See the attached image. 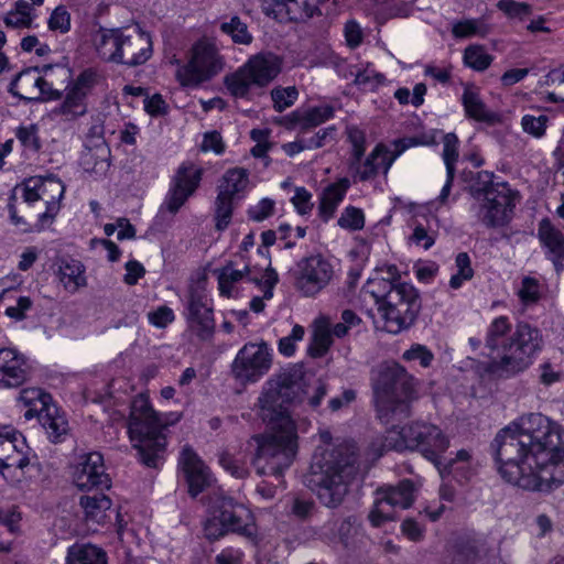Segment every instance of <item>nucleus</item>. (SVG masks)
Returning a JSON list of instances; mask_svg holds the SVG:
<instances>
[{"label":"nucleus","instance_id":"6","mask_svg":"<svg viewBox=\"0 0 564 564\" xmlns=\"http://www.w3.org/2000/svg\"><path fill=\"white\" fill-rule=\"evenodd\" d=\"M162 422L151 408L147 397H135L130 406L128 433L133 448L137 449L140 462L152 468H158L166 448V438Z\"/></svg>","mask_w":564,"mask_h":564},{"label":"nucleus","instance_id":"38","mask_svg":"<svg viewBox=\"0 0 564 564\" xmlns=\"http://www.w3.org/2000/svg\"><path fill=\"white\" fill-rule=\"evenodd\" d=\"M247 181L248 178L245 170H229L226 172L218 186V195L235 199V197L246 187Z\"/></svg>","mask_w":564,"mask_h":564},{"label":"nucleus","instance_id":"16","mask_svg":"<svg viewBox=\"0 0 564 564\" xmlns=\"http://www.w3.org/2000/svg\"><path fill=\"white\" fill-rule=\"evenodd\" d=\"M217 519L230 532L253 540L257 534L254 518L249 508L231 497H220L215 503Z\"/></svg>","mask_w":564,"mask_h":564},{"label":"nucleus","instance_id":"56","mask_svg":"<svg viewBox=\"0 0 564 564\" xmlns=\"http://www.w3.org/2000/svg\"><path fill=\"white\" fill-rule=\"evenodd\" d=\"M15 135L25 149L34 152L40 150L41 143L37 137V129L34 124L20 127Z\"/></svg>","mask_w":564,"mask_h":564},{"label":"nucleus","instance_id":"41","mask_svg":"<svg viewBox=\"0 0 564 564\" xmlns=\"http://www.w3.org/2000/svg\"><path fill=\"white\" fill-rule=\"evenodd\" d=\"M333 343L332 326L325 318L317 322L313 334V346L311 354L314 357H319L326 352Z\"/></svg>","mask_w":564,"mask_h":564},{"label":"nucleus","instance_id":"15","mask_svg":"<svg viewBox=\"0 0 564 564\" xmlns=\"http://www.w3.org/2000/svg\"><path fill=\"white\" fill-rule=\"evenodd\" d=\"M333 275L332 263L322 254H312L299 261L295 288L304 296H314L328 285Z\"/></svg>","mask_w":564,"mask_h":564},{"label":"nucleus","instance_id":"24","mask_svg":"<svg viewBox=\"0 0 564 564\" xmlns=\"http://www.w3.org/2000/svg\"><path fill=\"white\" fill-rule=\"evenodd\" d=\"M94 75L88 72L82 73L74 85L67 91L66 98L62 105V112L66 116L77 117L86 112L84 105L85 97L90 89Z\"/></svg>","mask_w":564,"mask_h":564},{"label":"nucleus","instance_id":"59","mask_svg":"<svg viewBox=\"0 0 564 564\" xmlns=\"http://www.w3.org/2000/svg\"><path fill=\"white\" fill-rule=\"evenodd\" d=\"M524 303H533L540 299V283L536 279L525 276L522 280L521 289L518 292Z\"/></svg>","mask_w":564,"mask_h":564},{"label":"nucleus","instance_id":"52","mask_svg":"<svg viewBox=\"0 0 564 564\" xmlns=\"http://www.w3.org/2000/svg\"><path fill=\"white\" fill-rule=\"evenodd\" d=\"M341 228L358 230L365 225V217L361 209L356 207H347L338 219Z\"/></svg>","mask_w":564,"mask_h":564},{"label":"nucleus","instance_id":"28","mask_svg":"<svg viewBox=\"0 0 564 564\" xmlns=\"http://www.w3.org/2000/svg\"><path fill=\"white\" fill-rule=\"evenodd\" d=\"M350 187V182L348 178H340L338 182L328 185L321 195L319 202V215L324 218V220H328L333 217L337 206L344 199L348 188Z\"/></svg>","mask_w":564,"mask_h":564},{"label":"nucleus","instance_id":"30","mask_svg":"<svg viewBox=\"0 0 564 564\" xmlns=\"http://www.w3.org/2000/svg\"><path fill=\"white\" fill-rule=\"evenodd\" d=\"M243 278H247L250 282L256 284L262 283L261 278L251 274V269L249 265H245L241 270H239L234 268L232 262L227 263L225 267L218 270V284L220 293L226 296H231L234 285L241 281Z\"/></svg>","mask_w":564,"mask_h":564},{"label":"nucleus","instance_id":"26","mask_svg":"<svg viewBox=\"0 0 564 564\" xmlns=\"http://www.w3.org/2000/svg\"><path fill=\"white\" fill-rule=\"evenodd\" d=\"M28 452L29 446L25 443V438L13 429V435H9L3 441L0 456L9 463V466L23 469L30 464Z\"/></svg>","mask_w":564,"mask_h":564},{"label":"nucleus","instance_id":"61","mask_svg":"<svg viewBox=\"0 0 564 564\" xmlns=\"http://www.w3.org/2000/svg\"><path fill=\"white\" fill-rule=\"evenodd\" d=\"M274 202L269 198L261 199L248 210L249 217L254 221H262L273 214Z\"/></svg>","mask_w":564,"mask_h":564},{"label":"nucleus","instance_id":"34","mask_svg":"<svg viewBox=\"0 0 564 564\" xmlns=\"http://www.w3.org/2000/svg\"><path fill=\"white\" fill-rule=\"evenodd\" d=\"M276 9L289 15L292 21H305L321 14L319 8L312 0H272Z\"/></svg>","mask_w":564,"mask_h":564},{"label":"nucleus","instance_id":"39","mask_svg":"<svg viewBox=\"0 0 564 564\" xmlns=\"http://www.w3.org/2000/svg\"><path fill=\"white\" fill-rule=\"evenodd\" d=\"M109 155L110 150L105 143L97 145L95 151L89 150L83 159L85 170L96 175H105L110 166Z\"/></svg>","mask_w":564,"mask_h":564},{"label":"nucleus","instance_id":"5","mask_svg":"<svg viewBox=\"0 0 564 564\" xmlns=\"http://www.w3.org/2000/svg\"><path fill=\"white\" fill-rule=\"evenodd\" d=\"M398 270L391 265L388 278L368 281L365 289L376 304L386 323L389 333L398 334L410 327L421 308V301L416 289L397 278Z\"/></svg>","mask_w":564,"mask_h":564},{"label":"nucleus","instance_id":"22","mask_svg":"<svg viewBox=\"0 0 564 564\" xmlns=\"http://www.w3.org/2000/svg\"><path fill=\"white\" fill-rule=\"evenodd\" d=\"M180 465L188 484V492L192 497L205 490L212 482L208 467L191 447H184L180 457Z\"/></svg>","mask_w":564,"mask_h":564},{"label":"nucleus","instance_id":"21","mask_svg":"<svg viewBox=\"0 0 564 564\" xmlns=\"http://www.w3.org/2000/svg\"><path fill=\"white\" fill-rule=\"evenodd\" d=\"M361 159L350 158L348 165L350 174L361 182L375 177L380 169L386 174L394 161V156H390L388 148L382 143L377 144L364 162Z\"/></svg>","mask_w":564,"mask_h":564},{"label":"nucleus","instance_id":"44","mask_svg":"<svg viewBox=\"0 0 564 564\" xmlns=\"http://www.w3.org/2000/svg\"><path fill=\"white\" fill-rule=\"evenodd\" d=\"M262 283L259 284L263 288V296L259 297L256 296L250 302V308L256 312L260 313L264 308V302L263 300H270L273 296V288L278 283V273L272 268H268L263 274Z\"/></svg>","mask_w":564,"mask_h":564},{"label":"nucleus","instance_id":"35","mask_svg":"<svg viewBox=\"0 0 564 564\" xmlns=\"http://www.w3.org/2000/svg\"><path fill=\"white\" fill-rule=\"evenodd\" d=\"M188 325L200 340L209 339L215 329L210 306L188 311Z\"/></svg>","mask_w":564,"mask_h":564},{"label":"nucleus","instance_id":"36","mask_svg":"<svg viewBox=\"0 0 564 564\" xmlns=\"http://www.w3.org/2000/svg\"><path fill=\"white\" fill-rule=\"evenodd\" d=\"M18 400L29 409L24 413L26 420H31L43 412L48 404H52V397L37 388L23 389Z\"/></svg>","mask_w":564,"mask_h":564},{"label":"nucleus","instance_id":"2","mask_svg":"<svg viewBox=\"0 0 564 564\" xmlns=\"http://www.w3.org/2000/svg\"><path fill=\"white\" fill-rule=\"evenodd\" d=\"M302 382L294 375L282 373L268 380L258 398V413L268 425L263 434L253 435L251 464L259 476H281L297 452V432L289 406L300 399Z\"/></svg>","mask_w":564,"mask_h":564},{"label":"nucleus","instance_id":"43","mask_svg":"<svg viewBox=\"0 0 564 564\" xmlns=\"http://www.w3.org/2000/svg\"><path fill=\"white\" fill-rule=\"evenodd\" d=\"M220 30L237 44L248 45L252 42V35L249 33L247 24L237 15L231 17L229 21L221 22Z\"/></svg>","mask_w":564,"mask_h":564},{"label":"nucleus","instance_id":"50","mask_svg":"<svg viewBox=\"0 0 564 564\" xmlns=\"http://www.w3.org/2000/svg\"><path fill=\"white\" fill-rule=\"evenodd\" d=\"M383 80L384 76L370 67L358 69L354 79L355 84L364 90H373L381 85Z\"/></svg>","mask_w":564,"mask_h":564},{"label":"nucleus","instance_id":"45","mask_svg":"<svg viewBox=\"0 0 564 564\" xmlns=\"http://www.w3.org/2000/svg\"><path fill=\"white\" fill-rule=\"evenodd\" d=\"M443 160L446 166V174L455 177V164L458 160V138L454 133H447L443 139Z\"/></svg>","mask_w":564,"mask_h":564},{"label":"nucleus","instance_id":"63","mask_svg":"<svg viewBox=\"0 0 564 564\" xmlns=\"http://www.w3.org/2000/svg\"><path fill=\"white\" fill-rule=\"evenodd\" d=\"M336 129L335 127H328L319 130L311 138H304L308 150L318 149L324 147L327 142L334 140Z\"/></svg>","mask_w":564,"mask_h":564},{"label":"nucleus","instance_id":"64","mask_svg":"<svg viewBox=\"0 0 564 564\" xmlns=\"http://www.w3.org/2000/svg\"><path fill=\"white\" fill-rule=\"evenodd\" d=\"M311 193L304 187H297L295 189L292 203L301 215H305L312 209L313 204L311 203Z\"/></svg>","mask_w":564,"mask_h":564},{"label":"nucleus","instance_id":"11","mask_svg":"<svg viewBox=\"0 0 564 564\" xmlns=\"http://www.w3.org/2000/svg\"><path fill=\"white\" fill-rule=\"evenodd\" d=\"M281 72V61L273 54H258L225 79L227 89L236 98H245L252 86L264 87Z\"/></svg>","mask_w":564,"mask_h":564},{"label":"nucleus","instance_id":"10","mask_svg":"<svg viewBox=\"0 0 564 564\" xmlns=\"http://www.w3.org/2000/svg\"><path fill=\"white\" fill-rule=\"evenodd\" d=\"M448 445V438L437 426L423 422H414L401 430H390L383 443L388 449H416L437 467Z\"/></svg>","mask_w":564,"mask_h":564},{"label":"nucleus","instance_id":"9","mask_svg":"<svg viewBox=\"0 0 564 564\" xmlns=\"http://www.w3.org/2000/svg\"><path fill=\"white\" fill-rule=\"evenodd\" d=\"M95 44L104 59L130 67L144 64L152 55L151 36L140 29L132 33L101 29Z\"/></svg>","mask_w":564,"mask_h":564},{"label":"nucleus","instance_id":"46","mask_svg":"<svg viewBox=\"0 0 564 564\" xmlns=\"http://www.w3.org/2000/svg\"><path fill=\"white\" fill-rule=\"evenodd\" d=\"M234 199L217 195L215 200V221L216 229L219 231L225 230L230 224L232 216Z\"/></svg>","mask_w":564,"mask_h":564},{"label":"nucleus","instance_id":"32","mask_svg":"<svg viewBox=\"0 0 564 564\" xmlns=\"http://www.w3.org/2000/svg\"><path fill=\"white\" fill-rule=\"evenodd\" d=\"M58 278L65 290L76 293L80 288L87 285L84 265L74 259L62 260L58 267Z\"/></svg>","mask_w":564,"mask_h":564},{"label":"nucleus","instance_id":"27","mask_svg":"<svg viewBox=\"0 0 564 564\" xmlns=\"http://www.w3.org/2000/svg\"><path fill=\"white\" fill-rule=\"evenodd\" d=\"M491 552V546L482 536L463 538L456 544V561L464 564H474Z\"/></svg>","mask_w":564,"mask_h":564},{"label":"nucleus","instance_id":"40","mask_svg":"<svg viewBox=\"0 0 564 564\" xmlns=\"http://www.w3.org/2000/svg\"><path fill=\"white\" fill-rule=\"evenodd\" d=\"M221 467L237 479H245L249 476L248 457L243 453L225 452L219 456Z\"/></svg>","mask_w":564,"mask_h":564},{"label":"nucleus","instance_id":"62","mask_svg":"<svg viewBox=\"0 0 564 564\" xmlns=\"http://www.w3.org/2000/svg\"><path fill=\"white\" fill-rule=\"evenodd\" d=\"M204 532L208 540L216 541L230 531L217 519V513L214 512V516L205 522Z\"/></svg>","mask_w":564,"mask_h":564},{"label":"nucleus","instance_id":"53","mask_svg":"<svg viewBox=\"0 0 564 564\" xmlns=\"http://www.w3.org/2000/svg\"><path fill=\"white\" fill-rule=\"evenodd\" d=\"M48 28L61 33H67L70 30V14L64 6L53 10L48 19Z\"/></svg>","mask_w":564,"mask_h":564},{"label":"nucleus","instance_id":"48","mask_svg":"<svg viewBox=\"0 0 564 564\" xmlns=\"http://www.w3.org/2000/svg\"><path fill=\"white\" fill-rule=\"evenodd\" d=\"M297 96L299 91L294 86L274 88L271 91L274 109L279 112H282L286 108L291 107L297 99Z\"/></svg>","mask_w":564,"mask_h":564},{"label":"nucleus","instance_id":"42","mask_svg":"<svg viewBox=\"0 0 564 564\" xmlns=\"http://www.w3.org/2000/svg\"><path fill=\"white\" fill-rule=\"evenodd\" d=\"M334 117V108L328 105L317 106L306 110L300 118L302 131L317 127Z\"/></svg>","mask_w":564,"mask_h":564},{"label":"nucleus","instance_id":"23","mask_svg":"<svg viewBox=\"0 0 564 564\" xmlns=\"http://www.w3.org/2000/svg\"><path fill=\"white\" fill-rule=\"evenodd\" d=\"M42 200L45 202V212L39 215L42 224L52 221L59 210V200L64 196L65 186L55 175L36 176Z\"/></svg>","mask_w":564,"mask_h":564},{"label":"nucleus","instance_id":"1","mask_svg":"<svg viewBox=\"0 0 564 564\" xmlns=\"http://www.w3.org/2000/svg\"><path fill=\"white\" fill-rule=\"evenodd\" d=\"M491 447L508 482L533 491L564 482V427L541 413L523 415L500 430Z\"/></svg>","mask_w":564,"mask_h":564},{"label":"nucleus","instance_id":"25","mask_svg":"<svg viewBox=\"0 0 564 564\" xmlns=\"http://www.w3.org/2000/svg\"><path fill=\"white\" fill-rule=\"evenodd\" d=\"M37 419L53 443L63 442L68 434L69 425L65 414L55 404H48Z\"/></svg>","mask_w":564,"mask_h":564},{"label":"nucleus","instance_id":"29","mask_svg":"<svg viewBox=\"0 0 564 564\" xmlns=\"http://www.w3.org/2000/svg\"><path fill=\"white\" fill-rule=\"evenodd\" d=\"M80 506L83 507L87 521L97 524L106 523L111 512V500L104 494H94L83 496L80 498Z\"/></svg>","mask_w":564,"mask_h":564},{"label":"nucleus","instance_id":"31","mask_svg":"<svg viewBox=\"0 0 564 564\" xmlns=\"http://www.w3.org/2000/svg\"><path fill=\"white\" fill-rule=\"evenodd\" d=\"M539 237L549 249L552 261L557 267L558 262L564 260V235L549 219H543L539 225Z\"/></svg>","mask_w":564,"mask_h":564},{"label":"nucleus","instance_id":"60","mask_svg":"<svg viewBox=\"0 0 564 564\" xmlns=\"http://www.w3.org/2000/svg\"><path fill=\"white\" fill-rule=\"evenodd\" d=\"M175 316L172 308L167 306H160L155 311L148 313L149 322L159 327L164 328L174 321Z\"/></svg>","mask_w":564,"mask_h":564},{"label":"nucleus","instance_id":"7","mask_svg":"<svg viewBox=\"0 0 564 564\" xmlns=\"http://www.w3.org/2000/svg\"><path fill=\"white\" fill-rule=\"evenodd\" d=\"M378 417L386 424L410 415L413 379L398 364L382 367L372 383Z\"/></svg>","mask_w":564,"mask_h":564},{"label":"nucleus","instance_id":"17","mask_svg":"<svg viewBox=\"0 0 564 564\" xmlns=\"http://www.w3.org/2000/svg\"><path fill=\"white\" fill-rule=\"evenodd\" d=\"M73 468V480L79 489L110 488V478L105 473L104 458L100 453L91 452L80 455Z\"/></svg>","mask_w":564,"mask_h":564},{"label":"nucleus","instance_id":"20","mask_svg":"<svg viewBox=\"0 0 564 564\" xmlns=\"http://www.w3.org/2000/svg\"><path fill=\"white\" fill-rule=\"evenodd\" d=\"M30 378V366L25 357L12 348L0 349V388L22 386Z\"/></svg>","mask_w":564,"mask_h":564},{"label":"nucleus","instance_id":"47","mask_svg":"<svg viewBox=\"0 0 564 564\" xmlns=\"http://www.w3.org/2000/svg\"><path fill=\"white\" fill-rule=\"evenodd\" d=\"M491 56L486 53L482 46L470 45L465 50V64L476 70H485L491 64Z\"/></svg>","mask_w":564,"mask_h":564},{"label":"nucleus","instance_id":"14","mask_svg":"<svg viewBox=\"0 0 564 564\" xmlns=\"http://www.w3.org/2000/svg\"><path fill=\"white\" fill-rule=\"evenodd\" d=\"M272 366V350L264 341L247 343L231 364L232 377L242 384L259 381Z\"/></svg>","mask_w":564,"mask_h":564},{"label":"nucleus","instance_id":"37","mask_svg":"<svg viewBox=\"0 0 564 564\" xmlns=\"http://www.w3.org/2000/svg\"><path fill=\"white\" fill-rule=\"evenodd\" d=\"M462 102L467 117L476 121H491L494 119V113L487 109L479 93L474 87H465Z\"/></svg>","mask_w":564,"mask_h":564},{"label":"nucleus","instance_id":"3","mask_svg":"<svg viewBox=\"0 0 564 564\" xmlns=\"http://www.w3.org/2000/svg\"><path fill=\"white\" fill-rule=\"evenodd\" d=\"M541 332L528 323H518L511 332L508 317L495 318L487 328L485 347L489 350L487 370L499 378L525 371L542 349Z\"/></svg>","mask_w":564,"mask_h":564},{"label":"nucleus","instance_id":"55","mask_svg":"<svg viewBox=\"0 0 564 564\" xmlns=\"http://www.w3.org/2000/svg\"><path fill=\"white\" fill-rule=\"evenodd\" d=\"M403 359L408 361L417 360L422 367L427 368L431 366L434 356L425 346L415 344L403 352Z\"/></svg>","mask_w":564,"mask_h":564},{"label":"nucleus","instance_id":"8","mask_svg":"<svg viewBox=\"0 0 564 564\" xmlns=\"http://www.w3.org/2000/svg\"><path fill=\"white\" fill-rule=\"evenodd\" d=\"M475 199L473 210L487 227L503 226L514 207V194L506 183H495L494 174L487 171L477 173L470 186Z\"/></svg>","mask_w":564,"mask_h":564},{"label":"nucleus","instance_id":"13","mask_svg":"<svg viewBox=\"0 0 564 564\" xmlns=\"http://www.w3.org/2000/svg\"><path fill=\"white\" fill-rule=\"evenodd\" d=\"M176 78L182 86H197L212 78L223 68L221 58L216 47L212 44L199 42L194 45L187 64L180 65Z\"/></svg>","mask_w":564,"mask_h":564},{"label":"nucleus","instance_id":"19","mask_svg":"<svg viewBox=\"0 0 564 564\" xmlns=\"http://www.w3.org/2000/svg\"><path fill=\"white\" fill-rule=\"evenodd\" d=\"M203 169L196 166L192 162H184L178 167L174 177V186L170 191L164 205L172 213L175 214L194 194L202 180Z\"/></svg>","mask_w":564,"mask_h":564},{"label":"nucleus","instance_id":"18","mask_svg":"<svg viewBox=\"0 0 564 564\" xmlns=\"http://www.w3.org/2000/svg\"><path fill=\"white\" fill-rule=\"evenodd\" d=\"M9 91L24 100L58 99L61 94L41 76L40 67L20 72L10 83Z\"/></svg>","mask_w":564,"mask_h":564},{"label":"nucleus","instance_id":"57","mask_svg":"<svg viewBox=\"0 0 564 564\" xmlns=\"http://www.w3.org/2000/svg\"><path fill=\"white\" fill-rule=\"evenodd\" d=\"M546 122H547V117L544 115H541L539 117L525 115V116H523V118L521 120V126L527 133H530L533 137L540 138L545 132Z\"/></svg>","mask_w":564,"mask_h":564},{"label":"nucleus","instance_id":"49","mask_svg":"<svg viewBox=\"0 0 564 564\" xmlns=\"http://www.w3.org/2000/svg\"><path fill=\"white\" fill-rule=\"evenodd\" d=\"M359 528L358 518L348 516L337 527V532L329 538V541L337 539L344 546H348L351 538L357 533Z\"/></svg>","mask_w":564,"mask_h":564},{"label":"nucleus","instance_id":"54","mask_svg":"<svg viewBox=\"0 0 564 564\" xmlns=\"http://www.w3.org/2000/svg\"><path fill=\"white\" fill-rule=\"evenodd\" d=\"M436 235L437 234L435 230L426 228L421 223H416L413 228V234L410 237V241L416 246H422L425 250H427L434 245Z\"/></svg>","mask_w":564,"mask_h":564},{"label":"nucleus","instance_id":"4","mask_svg":"<svg viewBox=\"0 0 564 564\" xmlns=\"http://www.w3.org/2000/svg\"><path fill=\"white\" fill-rule=\"evenodd\" d=\"M358 456L354 445H326L313 457L304 485L327 508L339 507L358 473Z\"/></svg>","mask_w":564,"mask_h":564},{"label":"nucleus","instance_id":"33","mask_svg":"<svg viewBox=\"0 0 564 564\" xmlns=\"http://www.w3.org/2000/svg\"><path fill=\"white\" fill-rule=\"evenodd\" d=\"M65 564H108L106 552L89 543H76L68 547Z\"/></svg>","mask_w":564,"mask_h":564},{"label":"nucleus","instance_id":"12","mask_svg":"<svg viewBox=\"0 0 564 564\" xmlns=\"http://www.w3.org/2000/svg\"><path fill=\"white\" fill-rule=\"evenodd\" d=\"M415 487L412 480L403 479L397 486H384L376 490L375 502L368 514L370 523L379 528L388 521L397 519L395 509L410 508L415 499Z\"/></svg>","mask_w":564,"mask_h":564},{"label":"nucleus","instance_id":"51","mask_svg":"<svg viewBox=\"0 0 564 564\" xmlns=\"http://www.w3.org/2000/svg\"><path fill=\"white\" fill-rule=\"evenodd\" d=\"M497 8L509 18H518L520 20L525 19L532 12L530 4L514 0H500L497 3Z\"/></svg>","mask_w":564,"mask_h":564},{"label":"nucleus","instance_id":"58","mask_svg":"<svg viewBox=\"0 0 564 564\" xmlns=\"http://www.w3.org/2000/svg\"><path fill=\"white\" fill-rule=\"evenodd\" d=\"M348 140L351 143V156L362 158L366 151V135L358 127L351 126L347 128Z\"/></svg>","mask_w":564,"mask_h":564}]
</instances>
